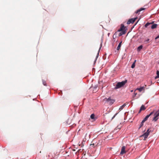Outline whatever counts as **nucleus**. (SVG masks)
<instances>
[{"label":"nucleus","instance_id":"obj_1","mask_svg":"<svg viewBox=\"0 0 159 159\" xmlns=\"http://www.w3.org/2000/svg\"><path fill=\"white\" fill-rule=\"evenodd\" d=\"M152 112H153V114L154 115V117L152 119V120L156 121L159 118V109L157 111L154 110Z\"/></svg>","mask_w":159,"mask_h":159},{"label":"nucleus","instance_id":"obj_2","mask_svg":"<svg viewBox=\"0 0 159 159\" xmlns=\"http://www.w3.org/2000/svg\"><path fill=\"white\" fill-rule=\"evenodd\" d=\"M127 80H125L121 82H118L117 84L116 87H115V89H116L122 87L127 83Z\"/></svg>","mask_w":159,"mask_h":159},{"label":"nucleus","instance_id":"obj_3","mask_svg":"<svg viewBox=\"0 0 159 159\" xmlns=\"http://www.w3.org/2000/svg\"><path fill=\"white\" fill-rule=\"evenodd\" d=\"M154 23V21H152L151 23H147L145 25V27H147L149 25H150L152 24L151 26V28L152 29H154L157 28V24H153Z\"/></svg>","mask_w":159,"mask_h":159},{"label":"nucleus","instance_id":"obj_4","mask_svg":"<svg viewBox=\"0 0 159 159\" xmlns=\"http://www.w3.org/2000/svg\"><path fill=\"white\" fill-rule=\"evenodd\" d=\"M104 100H105L110 104H112L115 101L114 100L111 99L110 97H109L108 98H106L104 99Z\"/></svg>","mask_w":159,"mask_h":159},{"label":"nucleus","instance_id":"obj_5","mask_svg":"<svg viewBox=\"0 0 159 159\" xmlns=\"http://www.w3.org/2000/svg\"><path fill=\"white\" fill-rule=\"evenodd\" d=\"M137 18V17H135L129 19L127 22V24L129 25L130 23H133Z\"/></svg>","mask_w":159,"mask_h":159},{"label":"nucleus","instance_id":"obj_6","mask_svg":"<svg viewBox=\"0 0 159 159\" xmlns=\"http://www.w3.org/2000/svg\"><path fill=\"white\" fill-rule=\"evenodd\" d=\"M125 27L124 25L123 24L121 25V27L118 30V32H120L121 31H126Z\"/></svg>","mask_w":159,"mask_h":159},{"label":"nucleus","instance_id":"obj_7","mask_svg":"<svg viewBox=\"0 0 159 159\" xmlns=\"http://www.w3.org/2000/svg\"><path fill=\"white\" fill-rule=\"evenodd\" d=\"M153 112H151L149 115H147L146 117L144 118L143 121L144 122L147 121L148 118L152 115L153 114Z\"/></svg>","mask_w":159,"mask_h":159},{"label":"nucleus","instance_id":"obj_8","mask_svg":"<svg viewBox=\"0 0 159 159\" xmlns=\"http://www.w3.org/2000/svg\"><path fill=\"white\" fill-rule=\"evenodd\" d=\"M125 147L124 146H123L122 147L121 151L120 153L121 154H123L126 153V152L125 150Z\"/></svg>","mask_w":159,"mask_h":159},{"label":"nucleus","instance_id":"obj_9","mask_svg":"<svg viewBox=\"0 0 159 159\" xmlns=\"http://www.w3.org/2000/svg\"><path fill=\"white\" fill-rule=\"evenodd\" d=\"M149 135L148 133H147L145 132L141 136H143L144 137V140H145L148 137V136Z\"/></svg>","mask_w":159,"mask_h":159},{"label":"nucleus","instance_id":"obj_10","mask_svg":"<svg viewBox=\"0 0 159 159\" xmlns=\"http://www.w3.org/2000/svg\"><path fill=\"white\" fill-rule=\"evenodd\" d=\"M145 9V8H141L139 9L138 10L135 12L136 14H139V13L141 11H142L144 10Z\"/></svg>","mask_w":159,"mask_h":159},{"label":"nucleus","instance_id":"obj_11","mask_svg":"<svg viewBox=\"0 0 159 159\" xmlns=\"http://www.w3.org/2000/svg\"><path fill=\"white\" fill-rule=\"evenodd\" d=\"M145 88L144 87H142L139 88H137L136 90H138L140 92H141L143 90H144Z\"/></svg>","mask_w":159,"mask_h":159},{"label":"nucleus","instance_id":"obj_12","mask_svg":"<svg viewBox=\"0 0 159 159\" xmlns=\"http://www.w3.org/2000/svg\"><path fill=\"white\" fill-rule=\"evenodd\" d=\"M90 118L92 119H93L94 120L96 119V118L95 117V115L94 114H93L90 116Z\"/></svg>","mask_w":159,"mask_h":159},{"label":"nucleus","instance_id":"obj_13","mask_svg":"<svg viewBox=\"0 0 159 159\" xmlns=\"http://www.w3.org/2000/svg\"><path fill=\"white\" fill-rule=\"evenodd\" d=\"M126 33V31H121L119 34V36H120L123 34H124Z\"/></svg>","mask_w":159,"mask_h":159},{"label":"nucleus","instance_id":"obj_14","mask_svg":"<svg viewBox=\"0 0 159 159\" xmlns=\"http://www.w3.org/2000/svg\"><path fill=\"white\" fill-rule=\"evenodd\" d=\"M122 43V42L121 41V42H120V43H119L118 47H117V50H119L120 48V47L121 46V43Z\"/></svg>","mask_w":159,"mask_h":159},{"label":"nucleus","instance_id":"obj_15","mask_svg":"<svg viewBox=\"0 0 159 159\" xmlns=\"http://www.w3.org/2000/svg\"><path fill=\"white\" fill-rule=\"evenodd\" d=\"M140 110H144L146 109V108L144 106V105H142L141 107H140Z\"/></svg>","mask_w":159,"mask_h":159},{"label":"nucleus","instance_id":"obj_16","mask_svg":"<svg viewBox=\"0 0 159 159\" xmlns=\"http://www.w3.org/2000/svg\"><path fill=\"white\" fill-rule=\"evenodd\" d=\"M144 122V121H142V122H141L140 124V125L139 127V129H140L143 125V123Z\"/></svg>","mask_w":159,"mask_h":159},{"label":"nucleus","instance_id":"obj_17","mask_svg":"<svg viewBox=\"0 0 159 159\" xmlns=\"http://www.w3.org/2000/svg\"><path fill=\"white\" fill-rule=\"evenodd\" d=\"M157 76L155 77V78L157 79L159 78V71L158 70L157 71Z\"/></svg>","mask_w":159,"mask_h":159},{"label":"nucleus","instance_id":"obj_18","mask_svg":"<svg viewBox=\"0 0 159 159\" xmlns=\"http://www.w3.org/2000/svg\"><path fill=\"white\" fill-rule=\"evenodd\" d=\"M126 106V104H124L122 106L120 107L119 108V110H122Z\"/></svg>","mask_w":159,"mask_h":159},{"label":"nucleus","instance_id":"obj_19","mask_svg":"<svg viewBox=\"0 0 159 159\" xmlns=\"http://www.w3.org/2000/svg\"><path fill=\"white\" fill-rule=\"evenodd\" d=\"M143 48V46L141 45L138 48L137 50L138 51H139L141 49Z\"/></svg>","mask_w":159,"mask_h":159},{"label":"nucleus","instance_id":"obj_20","mask_svg":"<svg viewBox=\"0 0 159 159\" xmlns=\"http://www.w3.org/2000/svg\"><path fill=\"white\" fill-rule=\"evenodd\" d=\"M101 48V47H100V48H99V50H98V53H97V56H96V60H97V58H98V55H99V52L100 50V48Z\"/></svg>","mask_w":159,"mask_h":159},{"label":"nucleus","instance_id":"obj_21","mask_svg":"<svg viewBox=\"0 0 159 159\" xmlns=\"http://www.w3.org/2000/svg\"><path fill=\"white\" fill-rule=\"evenodd\" d=\"M42 81H43V84L45 85V86H47V85H46V82L45 81H44V80H42Z\"/></svg>","mask_w":159,"mask_h":159},{"label":"nucleus","instance_id":"obj_22","mask_svg":"<svg viewBox=\"0 0 159 159\" xmlns=\"http://www.w3.org/2000/svg\"><path fill=\"white\" fill-rule=\"evenodd\" d=\"M135 66V64H134V63H133V64H132L131 67L132 68H134Z\"/></svg>","mask_w":159,"mask_h":159},{"label":"nucleus","instance_id":"obj_23","mask_svg":"<svg viewBox=\"0 0 159 159\" xmlns=\"http://www.w3.org/2000/svg\"><path fill=\"white\" fill-rule=\"evenodd\" d=\"M150 40V39H146L145 41V42H148Z\"/></svg>","mask_w":159,"mask_h":159},{"label":"nucleus","instance_id":"obj_24","mask_svg":"<svg viewBox=\"0 0 159 159\" xmlns=\"http://www.w3.org/2000/svg\"><path fill=\"white\" fill-rule=\"evenodd\" d=\"M150 132V131L149 130V129H148V130H147V132H146V133H148V134H149Z\"/></svg>","mask_w":159,"mask_h":159},{"label":"nucleus","instance_id":"obj_25","mask_svg":"<svg viewBox=\"0 0 159 159\" xmlns=\"http://www.w3.org/2000/svg\"><path fill=\"white\" fill-rule=\"evenodd\" d=\"M117 114V113H116V114L114 116H113L112 117V119H113L115 116H116V115Z\"/></svg>","mask_w":159,"mask_h":159},{"label":"nucleus","instance_id":"obj_26","mask_svg":"<svg viewBox=\"0 0 159 159\" xmlns=\"http://www.w3.org/2000/svg\"><path fill=\"white\" fill-rule=\"evenodd\" d=\"M137 93H134V95L133 96V97L134 98L136 96V95H137Z\"/></svg>","mask_w":159,"mask_h":159},{"label":"nucleus","instance_id":"obj_27","mask_svg":"<svg viewBox=\"0 0 159 159\" xmlns=\"http://www.w3.org/2000/svg\"><path fill=\"white\" fill-rule=\"evenodd\" d=\"M159 38V35H158V36H157V37H156L155 38V39H158V38Z\"/></svg>","mask_w":159,"mask_h":159},{"label":"nucleus","instance_id":"obj_28","mask_svg":"<svg viewBox=\"0 0 159 159\" xmlns=\"http://www.w3.org/2000/svg\"><path fill=\"white\" fill-rule=\"evenodd\" d=\"M142 111V110H140V109L139 112V113H140L141 111Z\"/></svg>","mask_w":159,"mask_h":159},{"label":"nucleus","instance_id":"obj_29","mask_svg":"<svg viewBox=\"0 0 159 159\" xmlns=\"http://www.w3.org/2000/svg\"><path fill=\"white\" fill-rule=\"evenodd\" d=\"M136 60H135L134 61V64H135V62H136Z\"/></svg>","mask_w":159,"mask_h":159},{"label":"nucleus","instance_id":"obj_30","mask_svg":"<svg viewBox=\"0 0 159 159\" xmlns=\"http://www.w3.org/2000/svg\"><path fill=\"white\" fill-rule=\"evenodd\" d=\"M113 39H115V37H114V36H113Z\"/></svg>","mask_w":159,"mask_h":159},{"label":"nucleus","instance_id":"obj_31","mask_svg":"<svg viewBox=\"0 0 159 159\" xmlns=\"http://www.w3.org/2000/svg\"><path fill=\"white\" fill-rule=\"evenodd\" d=\"M133 91V90H131V92H132Z\"/></svg>","mask_w":159,"mask_h":159},{"label":"nucleus","instance_id":"obj_32","mask_svg":"<svg viewBox=\"0 0 159 159\" xmlns=\"http://www.w3.org/2000/svg\"><path fill=\"white\" fill-rule=\"evenodd\" d=\"M40 153H41V151H40Z\"/></svg>","mask_w":159,"mask_h":159}]
</instances>
